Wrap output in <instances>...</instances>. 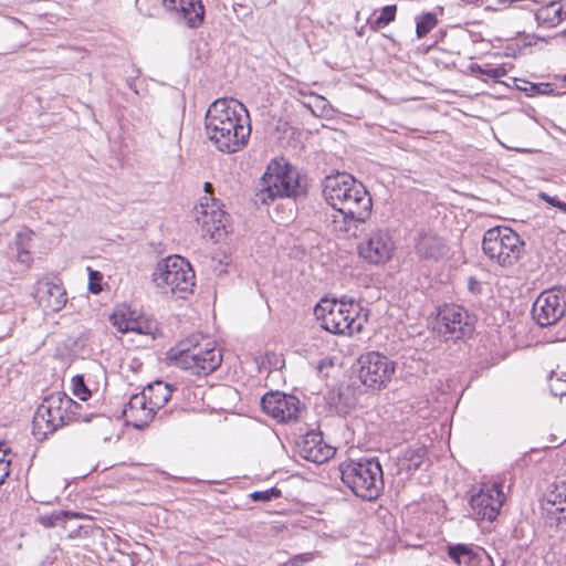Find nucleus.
Returning a JSON list of instances; mask_svg holds the SVG:
<instances>
[{
    "instance_id": "f257e3e1",
    "label": "nucleus",
    "mask_w": 566,
    "mask_h": 566,
    "mask_svg": "<svg viewBox=\"0 0 566 566\" xmlns=\"http://www.w3.org/2000/svg\"><path fill=\"white\" fill-rule=\"evenodd\" d=\"M205 130L214 147L224 154H234L249 143L250 115L235 98H218L205 115Z\"/></svg>"
},
{
    "instance_id": "f03ea898",
    "label": "nucleus",
    "mask_w": 566,
    "mask_h": 566,
    "mask_svg": "<svg viewBox=\"0 0 566 566\" xmlns=\"http://www.w3.org/2000/svg\"><path fill=\"white\" fill-rule=\"evenodd\" d=\"M261 189L256 192L255 201L269 205L277 198L298 200L308 193V177L285 157L270 160L260 179Z\"/></svg>"
},
{
    "instance_id": "7ed1b4c3",
    "label": "nucleus",
    "mask_w": 566,
    "mask_h": 566,
    "mask_svg": "<svg viewBox=\"0 0 566 566\" xmlns=\"http://www.w3.org/2000/svg\"><path fill=\"white\" fill-rule=\"evenodd\" d=\"M169 361L195 376H208L222 363V354L207 335L196 333L167 353Z\"/></svg>"
},
{
    "instance_id": "20e7f679",
    "label": "nucleus",
    "mask_w": 566,
    "mask_h": 566,
    "mask_svg": "<svg viewBox=\"0 0 566 566\" xmlns=\"http://www.w3.org/2000/svg\"><path fill=\"white\" fill-rule=\"evenodd\" d=\"M323 196L336 211H347L349 216H370L373 199L365 185L350 174L337 171L323 180Z\"/></svg>"
},
{
    "instance_id": "39448f33",
    "label": "nucleus",
    "mask_w": 566,
    "mask_h": 566,
    "mask_svg": "<svg viewBox=\"0 0 566 566\" xmlns=\"http://www.w3.org/2000/svg\"><path fill=\"white\" fill-rule=\"evenodd\" d=\"M340 480L364 501L377 500L384 491L382 468L376 457L349 459L339 463Z\"/></svg>"
},
{
    "instance_id": "423d86ee",
    "label": "nucleus",
    "mask_w": 566,
    "mask_h": 566,
    "mask_svg": "<svg viewBox=\"0 0 566 566\" xmlns=\"http://www.w3.org/2000/svg\"><path fill=\"white\" fill-rule=\"evenodd\" d=\"M525 242L509 227L488 229L482 239L483 253L501 266L515 264L524 252Z\"/></svg>"
},
{
    "instance_id": "0eeeda50",
    "label": "nucleus",
    "mask_w": 566,
    "mask_h": 566,
    "mask_svg": "<svg viewBox=\"0 0 566 566\" xmlns=\"http://www.w3.org/2000/svg\"><path fill=\"white\" fill-rule=\"evenodd\" d=\"M195 277L190 262L180 255H169L160 260L153 272L154 283L158 287L168 289L172 294L191 293Z\"/></svg>"
},
{
    "instance_id": "6e6552de",
    "label": "nucleus",
    "mask_w": 566,
    "mask_h": 566,
    "mask_svg": "<svg viewBox=\"0 0 566 566\" xmlns=\"http://www.w3.org/2000/svg\"><path fill=\"white\" fill-rule=\"evenodd\" d=\"M475 316L463 306L443 304L438 307L437 329L444 342L457 343L471 338L475 331Z\"/></svg>"
},
{
    "instance_id": "1a4fd4ad",
    "label": "nucleus",
    "mask_w": 566,
    "mask_h": 566,
    "mask_svg": "<svg viewBox=\"0 0 566 566\" xmlns=\"http://www.w3.org/2000/svg\"><path fill=\"white\" fill-rule=\"evenodd\" d=\"M358 378L371 390L387 387L396 371V364L379 352H368L358 358Z\"/></svg>"
},
{
    "instance_id": "9d476101",
    "label": "nucleus",
    "mask_w": 566,
    "mask_h": 566,
    "mask_svg": "<svg viewBox=\"0 0 566 566\" xmlns=\"http://www.w3.org/2000/svg\"><path fill=\"white\" fill-rule=\"evenodd\" d=\"M504 501L505 496L500 483H493L486 489L480 488L478 492L472 490L469 499V516L478 522H493L499 516Z\"/></svg>"
},
{
    "instance_id": "9b49d317",
    "label": "nucleus",
    "mask_w": 566,
    "mask_h": 566,
    "mask_svg": "<svg viewBox=\"0 0 566 566\" xmlns=\"http://www.w3.org/2000/svg\"><path fill=\"white\" fill-rule=\"evenodd\" d=\"M531 313L541 327L558 323L566 313V289L558 287L542 292L534 302Z\"/></svg>"
},
{
    "instance_id": "f8f14e48",
    "label": "nucleus",
    "mask_w": 566,
    "mask_h": 566,
    "mask_svg": "<svg viewBox=\"0 0 566 566\" xmlns=\"http://www.w3.org/2000/svg\"><path fill=\"white\" fill-rule=\"evenodd\" d=\"M48 401L52 402L55 409V415L59 420H63V426L67 424L71 421H83L91 422L95 419L96 426L103 430L105 433L109 432L112 428V420L108 417L102 415L91 413L90 416H83L82 409L83 406L77 401L73 400L69 395L63 391L53 392L48 396Z\"/></svg>"
},
{
    "instance_id": "ddd939ff",
    "label": "nucleus",
    "mask_w": 566,
    "mask_h": 566,
    "mask_svg": "<svg viewBox=\"0 0 566 566\" xmlns=\"http://www.w3.org/2000/svg\"><path fill=\"white\" fill-rule=\"evenodd\" d=\"M345 306H347L346 296L339 301L322 297L315 304L313 312L323 329L335 335H346L350 321H346Z\"/></svg>"
},
{
    "instance_id": "4468645a",
    "label": "nucleus",
    "mask_w": 566,
    "mask_h": 566,
    "mask_svg": "<svg viewBox=\"0 0 566 566\" xmlns=\"http://www.w3.org/2000/svg\"><path fill=\"white\" fill-rule=\"evenodd\" d=\"M260 406L265 415L281 423L297 420L301 411V401L295 395L279 390L264 394L260 400Z\"/></svg>"
},
{
    "instance_id": "2eb2a0df",
    "label": "nucleus",
    "mask_w": 566,
    "mask_h": 566,
    "mask_svg": "<svg viewBox=\"0 0 566 566\" xmlns=\"http://www.w3.org/2000/svg\"><path fill=\"white\" fill-rule=\"evenodd\" d=\"M415 241V253L420 261L436 263L449 254V247L443 237L430 228L417 230Z\"/></svg>"
},
{
    "instance_id": "dca6fc26",
    "label": "nucleus",
    "mask_w": 566,
    "mask_h": 566,
    "mask_svg": "<svg viewBox=\"0 0 566 566\" xmlns=\"http://www.w3.org/2000/svg\"><path fill=\"white\" fill-rule=\"evenodd\" d=\"M394 241L387 230H373L366 240L358 244V253L370 264H382L391 259Z\"/></svg>"
},
{
    "instance_id": "f3484780",
    "label": "nucleus",
    "mask_w": 566,
    "mask_h": 566,
    "mask_svg": "<svg viewBox=\"0 0 566 566\" xmlns=\"http://www.w3.org/2000/svg\"><path fill=\"white\" fill-rule=\"evenodd\" d=\"M196 221L201 227L202 235H209L214 242H219L228 234L229 214L214 202L209 210L208 205H200L197 210Z\"/></svg>"
},
{
    "instance_id": "a211bd4d",
    "label": "nucleus",
    "mask_w": 566,
    "mask_h": 566,
    "mask_svg": "<svg viewBox=\"0 0 566 566\" xmlns=\"http://www.w3.org/2000/svg\"><path fill=\"white\" fill-rule=\"evenodd\" d=\"M163 4L189 29H199L205 23L206 7L202 0H163Z\"/></svg>"
},
{
    "instance_id": "6ab92c4d",
    "label": "nucleus",
    "mask_w": 566,
    "mask_h": 566,
    "mask_svg": "<svg viewBox=\"0 0 566 566\" xmlns=\"http://www.w3.org/2000/svg\"><path fill=\"white\" fill-rule=\"evenodd\" d=\"M297 452L301 458L317 464L329 460L335 451L323 441L321 431L310 430L301 436L296 442Z\"/></svg>"
},
{
    "instance_id": "aec40b11",
    "label": "nucleus",
    "mask_w": 566,
    "mask_h": 566,
    "mask_svg": "<svg viewBox=\"0 0 566 566\" xmlns=\"http://www.w3.org/2000/svg\"><path fill=\"white\" fill-rule=\"evenodd\" d=\"M324 400L328 411L340 417L348 416L358 403L355 386L344 382L329 388Z\"/></svg>"
},
{
    "instance_id": "412c9836",
    "label": "nucleus",
    "mask_w": 566,
    "mask_h": 566,
    "mask_svg": "<svg viewBox=\"0 0 566 566\" xmlns=\"http://www.w3.org/2000/svg\"><path fill=\"white\" fill-rule=\"evenodd\" d=\"M34 298L45 315L60 312L66 304V291L61 283L41 281Z\"/></svg>"
},
{
    "instance_id": "4be33fe9",
    "label": "nucleus",
    "mask_w": 566,
    "mask_h": 566,
    "mask_svg": "<svg viewBox=\"0 0 566 566\" xmlns=\"http://www.w3.org/2000/svg\"><path fill=\"white\" fill-rule=\"evenodd\" d=\"M54 405L48 401V396L38 406L32 419V434L35 440L42 442L49 434L63 427V420H59L55 415Z\"/></svg>"
},
{
    "instance_id": "5701e85b",
    "label": "nucleus",
    "mask_w": 566,
    "mask_h": 566,
    "mask_svg": "<svg viewBox=\"0 0 566 566\" xmlns=\"http://www.w3.org/2000/svg\"><path fill=\"white\" fill-rule=\"evenodd\" d=\"M123 415L126 422L137 430H144L157 419L156 411L148 405L145 394H134L125 405Z\"/></svg>"
},
{
    "instance_id": "b1692460",
    "label": "nucleus",
    "mask_w": 566,
    "mask_h": 566,
    "mask_svg": "<svg viewBox=\"0 0 566 566\" xmlns=\"http://www.w3.org/2000/svg\"><path fill=\"white\" fill-rule=\"evenodd\" d=\"M174 390H176L174 385L161 379L149 382L143 389V394H145L148 405L153 408L154 411H156L157 419L160 422H164L168 416L172 415L171 409H161L170 400Z\"/></svg>"
},
{
    "instance_id": "393cba45",
    "label": "nucleus",
    "mask_w": 566,
    "mask_h": 566,
    "mask_svg": "<svg viewBox=\"0 0 566 566\" xmlns=\"http://www.w3.org/2000/svg\"><path fill=\"white\" fill-rule=\"evenodd\" d=\"M480 546L464 543H448L446 553L449 559L458 566H472Z\"/></svg>"
},
{
    "instance_id": "a878e982",
    "label": "nucleus",
    "mask_w": 566,
    "mask_h": 566,
    "mask_svg": "<svg viewBox=\"0 0 566 566\" xmlns=\"http://www.w3.org/2000/svg\"><path fill=\"white\" fill-rule=\"evenodd\" d=\"M342 219L333 220L334 231L337 232L338 237L349 238L357 237V231L360 224L366 223L370 216H356L352 217L347 211H338Z\"/></svg>"
},
{
    "instance_id": "bb28decb",
    "label": "nucleus",
    "mask_w": 566,
    "mask_h": 566,
    "mask_svg": "<svg viewBox=\"0 0 566 566\" xmlns=\"http://www.w3.org/2000/svg\"><path fill=\"white\" fill-rule=\"evenodd\" d=\"M426 457L427 450L423 447L406 448L398 458V473L407 472L412 474L421 468Z\"/></svg>"
},
{
    "instance_id": "cd10ccee",
    "label": "nucleus",
    "mask_w": 566,
    "mask_h": 566,
    "mask_svg": "<svg viewBox=\"0 0 566 566\" xmlns=\"http://www.w3.org/2000/svg\"><path fill=\"white\" fill-rule=\"evenodd\" d=\"M516 90L524 92L526 96L534 97L538 95H563L565 92H555V85L548 82L532 83L522 78H513Z\"/></svg>"
},
{
    "instance_id": "c85d7f7f",
    "label": "nucleus",
    "mask_w": 566,
    "mask_h": 566,
    "mask_svg": "<svg viewBox=\"0 0 566 566\" xmlns=\"http://www.w3.org/2000/svg\"><path fill=\"white\" fill-rule=\"evenodd\" d=\"M557 1H552L548 6L542 7L535 12V20L538 25L554 28L566 19V9L563 7L557 8L553 12L551 8L556 4Z\"/></svg>"
},
{
    "instance_id": "c756f323",
    "label": "nucleus",
    "mask_w": 566,
    "mask_h": 566,
    "mask_svg": "<svg viewBox=\"0 0 566 566\" xmlns=\"http://www.w3.org/2000/svg\"><path fill=\"white\" fill-rule=\"evenodd\" d=\"M469 71L478 78L486 81L485 77L493 80L494 83H503L501 77L507 74L504 65H497L495 67H486L478 63H471Z\"/></svg>"
},
{
    "instance_id": "7c9ffc66",
    "label": "nucleus",
    "mask_w": 566,
    "mask_h": 566,
    "mask_svg": "<svg viewBox=\"0 0 566 566\" xmlns=\"http://www.w3.org/2000/svg\"><path fill=\"white\" fill-rule=\"evenodd\" d=\"M415 21L417 39L427 36L439 23L437 14L431 11L420 13L415 18Z\"/></svg>"
},
{
    "instance_id": "2f4dec72",
    "label": "nucleus",
    "mask_w": 566,
    "mask_h": 566,
    "mask_svg": "<svg viewBox=\"0 0 566 566\" xmlns=\"http://www.w3.org/2000/svg\"><path fill=\"white\" fill-rule=\"evenodd\" d=\"M397 17V6L396 4H387L380 9L379 15L375 20L368 19L367 22L370 29L374 32L379 31L380 29L387 27L391 22L396 20Z\"/></svg>"
},
{
    "instance_id": "473e14b6",
    "label": "nucleus",
    "mask_w": 566,
    "mask_h": 566,
    "mask_svg": "<svg viewBox=\"0 0 566 566\" xmlns=\"http://www.w3.org/2000/svg\"><path fill=\"white\" fill-rule=\"evenodd\" d=\"M81 515L82 514L75 513L73 511H53L50 514L39 516V523L44 527H53L71 518L78 517Z\"/></svg>"
},
{
    "instance_id": "72a5a7b5",
    "label": "nucleus",
    "mask_w": 566,
    "mask_h": 566,
    "mask_svg": "<svg viewBox=\"0 0 566 566\" xmlns=\"http://www.w3.org/2000/svg\"><path fill=\"white\" fill-rule=\"evenodd\" d=\"M346 313L345 316L346 321H350V324H348V333L346 335H353L355 332L359 333L363 331V321L359 317V311L360 307L358 304L355 303L353 298H349L347 301V306H345Z\"/></svg>"
},
{
    "instance_id": "f704fd0d",
    "label": "nucleus",
    "mask_w": 566,
    "mask_h": 566,
    "mask_svg": "<svg viewBox=\"0 0 566 566\" xmlns=\"http://www.w3.org/2000/svg\"><path fill=\"white\" fill-rule=\"evenodd\" d=\"M135 321L134 312H132L129 308L125 311H115L109 316L111 324L117 328L120 333H129L132 327V322Z\"/></svg>"
},
{
    "instance_id": "c9c22d12",
    "label": "nucleus",
    "mask_w": 566,
    "mask_h": 566,
    "mask_svg": "<svg viewBox=\"0 0 566 566\" xmlns=\"http://www.w3.org/2000/svg\"><path fill=\"white\" fill-rule=\"evenodd\" d=\"M130 332L140 334V335H150L153 338L156 337L157 333H159V328L155 322L149 319H145L143 317H135V321L132 322Z\"/></svg>"
},
{
    "instance_id": "e433bc0d",
    "label": "nucleus",
    "mask_w": 566,
    "mask_h": 566,
    "mask_svg": "<svg viewBox=\"0 0 566 566\" xmlns=\"http://www.w3.org/2000/svg\"><path fill=\"white\" fill-rule=\"evenodd\" d=\"M546 509L563 507L566 505V485L555 486L554 490L549 491L546 495Z\"/></svg>"
},
{
    "instance_id": "4c0bfd02",
    "label": "nucleus",
    "mask_w": 566,
    "mask_h": 566,
    "mask_svg": "<svg viewBox=\"0 0 566 566\" xmlns=\"http://www.w3.org/2000/svg\"><path fill=\"white\" fill-rule=\"evenodd\" d=\"M30 241V237L27 233L18 232L15 235L17 245V260L22 264H30L31 255L27 248V243Z\"/></svg>"
},
{
    "instance_id": "58836bf2",
    "label": "nucleus",
    "mask_w": 566,
    "mask_h": 566,
    "mask_svg": "<svg viewBox=\"0 0 566 566\" xmlns=\"http://www.w3.org/2000/svg\"><path fill=\"white\" fill-rule=\"evenodd\" d=\"M72 391L82 401L88 400L92 396L91 390L88 389V387L85 384V379H84L83 375L73 376Z\"/></svg>"
},
{
    "instance_id": "ea45409f",
    "label": "nucleus",
    "mask_w": 566,
    "mask_h": 566,
    "mask_svg": "<svg viewBox=\"0 0 566 566\" xmlns=\"http://www.w3.org/2000/svg\"><path fill=\"white\" fill-rule=\"evenodd\" d=\"M281 496H282V491L276 486H272V488H270L268 490H263V491H254L250 494V499L253 502H262V503L271 502L272 500L279 499Z\"/></svg>"
},
{
    "instance_id": "a19ab883",
    "label": "nucleus",
    "mask_w": 566,
    "mask_h": 566,
    "mask_svg": "<svg viewBox=\"0 0 566 566\" xmlns=\"http://www.w3.org/2000/svg\"><path fill=\"white\" fill-rule=\"evenodd\" d=\"M88 292L92 294H98L102 292L103 274L99 271L91 270L88 268Z\"/></svg>"
},
{
    "instance_id": "79ce46f5",
    "label": "nucleus",
    "mask_w": 566,
    "mask_h": 566,
    "mask_svg": "<svg viewBox=\"0 0 566 566\" xmlns=\"http://www.w3.org/2000/svg\"><path fill=\"white\" fill-rule=\"evenodd\" d=\"M548 516L556 521V525L558 527H562L563 525H566V505L563 507H556V509H546Z\"/></svg>"
},
{
    "instance_id": "37998d69",
    "label": "nucleus",
    "mask_w": 566,
    "mask_h": 566,
    "mask_svg": "<svg viewBox=\"0 0 566 566\" xmlns=\"http://www.w3.org/2000/svg\"><path fill=\"white\" fill-rule=\"evenodd\" d=\"M517 35L522 38V43L520 44L521 46H523V51L527 48L535 45L536 41H547L546 38L535 33L530 34L525 32H518Z\"/></svg>"
},
{
    "instance_id": "c03bdc74",
    "label": "nucleus",
    "mask_w": 566,
    "mask_h": 566,
    "mask_svg": "<svg viewBox=\"0 0 566 566\" xmlns=\"http://www.w3.org/2000/svg\"><path fill=\"white\" fill-rule=\"evenodd\" d=\"M472 566H494V562L488 552L480 547Z\"/></svg>"
},
{
    "instance_id": "a18cd8bd",
    "label": "nucleus",
    "mask_w": 566,
    "mask_h": 566,
    "mask_svg": "<svg viewBox=\"0 0 566 566\" xmlns=\"http://www.w3.org/2000/svg\"><path fill=\"white\" fill-rule=\"evenodd\" d=\"M524 54L523 46L518 42H510L504 46V56L516 59Z\"/></svg>"
},
{
    "instance_id": "49530a36",
    "label": "nucleus",
    "mask_w": 566,
    "mask_h": 566,
    "mask_svg": "<svg viewBox=\"0 0 566 566\" xmlns=\"http://www.w3.org/2000/svg\"><path fill=\"white\" fill-rule=\"evenodd\" d=\"M85 345V340L82 337H69L66 347L70 352L77 354L80 353Z\"/></svg>"
},
{
    "instance_id": "de8ad7c7",
    "label": "nucleus",
    "mask_w": 566,
    "mask_h": 566,
    "mask_svg": "<svg viewBox=\"0 0 566 566\" xmlns=\"http://www.w3.org/2000/svg\"><path fill=\"white\" fill-rule=\"evenodd\" d=\"M11 460L4 459L3 464L0 465V486L6 482L10 475Z\"/></svg>"
},
{
    "instance_id": "09e8293b",
    "label": "nucleus",
    "mask_w": 566,
    "mask_h": 566,
    "mask_svg": "<svg viewBox=\"0 0 566 566\" xmlns=\"http://www.w3.org/2000/svg\"><path fill=\"white\" fill-rule=\"evenodd\" d=\"M310 560L306 555H295L294 557L290 558L287 562L280 566H302L303 563Z\"/></svg>"
},
{
    "instance_id": "8fccbe9b",
    "label": "nucleus",
    "mask_w": 566,
    "mask_h": 566,
    "mask_svg": "<svg viewBox=\"0 0 566 566\" xmlns=\"http://www.w3.org/2000/svg\"><path fill=\"white\" fill-rule=\"evenodd\" d=\"M549 388H551V394L555 397L566 396V384H559V382L551 384Z\"/></svg>"
},
{
    "instance_id": "3c124183",
    "label": "nucleus",
    "mask_w": 566,
    "mask_h": 566,
    "mask_svg": "<svg viewBox=\"0 0 566 566\" xmlns=\"http://www.w3.org/2000/svg\"><path fill=\"white\" fill-rule=\"evenodd\" d=\"M468 289L470 292L474 293V294H479L481 293V283L474 277V276H470L469 277V281H468Z\"/></svg>"
},
{
    "instance_id": "603ef678",
    "label": "nucleus",
    "mask_w": 566,
    "mask_h": 566,
    "mask_svg": "<svg viewBox=\"0 0 566 566\" xmlns=\"http://www.w3.org/2000/svg\"><path fill=\"white\" fill-rule=\"evenodd\" d=\"M538 198H539L541 200H543L544 202H546L547 205H549V206H552V207H553V206H554V202H555V201H556V199H557V196H551V195H548V193H546V192L541 191V192L538 193Z\"/></svg>"
},
{
    "instance_id": "864d4df0",
    "label": "nucleus",
    "mask_w": 566,
    "mask_h": 566,
    "mask_svg": "<svg viewBox=\"0 0 566 566\" xmlns=\"http://www.w3.org/2000/svg\"><path fill=\"white\" fill-rule=\"evenodd\" d=\"M3 442H0V465L3 464L4 459H7V455L11 452L10 448L3 449Z\"/></svg>"
},
{
    "instance_id": "5fc2aeb1",
    "label": "nucleus",
    "mask_w": 566,
    "mask_h": 566,
    "mask_svg": "<svg viewBox=\"0 0 566 566\" xmlns=\"http://www.w3.org/2000/svg\"><path fill=\"white\" fill-rule=\"evenodd\" d=\"M463 4H473L475 7L481 6V0H459Z\"/></svg>"
},
{
    "instance_id": "6e6d98bb",
    "label": "nucleus",
    "mask_w": 566,
    "mask_h": 566,
    "mask_svg": "<svg viewBox=\"0 0 566 566\" xmlns=\"http://www.w3.org/2000/svg\"><path fill=\"white\" fill-rule=\"evenodd\" d=\"M134 82H135V80H134V78H128V80L126 81L127 86H128L130 90H133L135 93H138V92H137V90L135 88Z\"/></svg>"
},
{
    "instance_id": "4d7b16f0",
    "label": "nucleus",
    "mask_w": 566,
    "mask_h": 566,
    "mask_svg": "<svg viewBox=\"0 0 566 566\" xmlns=\"http://www.w3.org/2000/svg\"><path fill=\"white\" fill-rule=\"evenodd\" d=\"M484 10H485V11H489V12H495V11H497L499 9H497V8H495V7H493V6H486V7L484 8Z\"/></svg>"
},
{
    "instance_id": "13d9d810",
    "label": "nucleus",
    "mask_w": 566,
    "mask_h": 566,
    "mask_svg": "<svg viewBox=\"0 0 566 566\" xmlns=\"http://www.w3.org/2000/svg\"><path fill=\"white\" fill-rule=\"evenodd\" d=\"M563 203V201L557 197L556 201L554 202V208H557L559 209L560 208V205Z\"/></svg>"
},
{
    "instance_id": "bf43d9fd",
    "label": "nucleus",
    "mask_w": 566,
    "mask_h": 566,
    "mask_svg": "<svg viewBox=\"0 0 566 566\" xmlns=\"http://www.w3.org/2000/svg\"><path fill=\"white\" fill-rule=\"evenodd\" d=\"M558 210L566 213V202L565 201H563V203L560 205V208Z\"/></svg>"
},
{
    "instance_id": "052dcab7",
    "label": "nucleus",
    "mask_w": 566,
    "mask_h": 566,
    "mask_svg": "<svg viewBox=\"0 0 566 566\" xmlns=\"http://www.w3.org/2000/svg\"><path fill=\"white\" fill-rule=\"evenodd\" d=\"M496 2H497L499 4H503V6H507V4H510V1H509V0H496Z\"/></svg>"
},
{
    "instance_id": "680f3d73",
    "label": "nucleus",
    "mask_w": 566,
    "mask_h": 566,
    "mask_svg": "<svg viewBox=\"0 0 566 566\" xmlns=\"http://www.w3.org/2000/svg\"><path fill=\"white\" fill-rule=\"evenodd\" d=\"M356 34L358 36H363L364 35V27H361L359 30L356 31Z\"/></svg>"
},
{
    "instance_id": "e2e57ef3",
    "label": "nucleus",
    "mask_w": 566,
    "mask_h": 566,
    "mask_svg": "<svg viewBox=\"0 0 566 566\" xmlns=\"http://www.w3.org/2000/svg\"><path fill=\"white\" fill-rule=\"evenodd\" d=\"M98 437H101L104 441H109L111 440V437L106 436V434H99Z\"/></svg>"
},
{
    "instance_id": "0e129e2a",
    "label": "nucleus",
    "mask_w": 566,
    "mask_h": 566,
    "mask_svg": "<svg viewBox=\"0 0 566 566\" xmlns=\"http://www.w3.org/2000/svg\"><path fill=\"white\" fill-rule=\"evenodd\" d=\"M436 10H437L440 14H443V10H444V9H443V7H442V6H438V7L436 8Z\"/></svg>"
},
{
    "instance_id": "69168bd1",
    "label": "nucleus",
    "mask_w": 566,
    "mask_h": 566,
    "mask_svg": "<svg viewBox=\"0 0 566 566\" xmlns=\"http://www.w3.org/2000/svg\"><path fill=\"white\" fill-rule=\"evenodd\" d=\"M211 188H212L211 184H209V182L205 184V190L206 191H209V189H211Z\"/></svg>"
},
{
    "instance_id": "338daca9",
    "label": "nucleus",
    "mask_w": 566,
    "mask_h": 566,
    "mask_svg": "<svg viewBox=\"0 0 566 566\" xmlns=\"http://www.w3.org/2000/svg\"><path fill=\"white\" fill-rule=\"evenodd\" d=\"M447 35V31L440 30V39H443Z\"/></svg>"
},
{
    "instance_id": "774afa93",
    "label": "nucleus",
    "mask_w": 566,
    "mask_h": 566,
    "mask_svg": "<svg viewBox=\"0 0 566 566\" xmlns=\"http://www.w3.org/2000/svg\"><path fill=\"white\" fill-rule=\"evenodd\" d=\"M556 382H559V384H566V381H564V380H563V377H558V378L556 379Z\"/></svg>"
}]
</instances>
